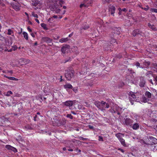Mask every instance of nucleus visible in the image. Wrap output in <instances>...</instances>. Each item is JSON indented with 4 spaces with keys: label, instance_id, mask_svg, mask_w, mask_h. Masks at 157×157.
Masks as SVG:
<instances>
[{
    "label": "nucleus",
    "instance_id": "obj_16",
    "mask_svg": "<svg viewBox=\"0 0 157 157\" xmlns=\"http://www.w3.org/2000/svg\"><path fill=\"white\" fill-rule=\"evenodd\" d=\"M145 84V82L143 77L140 78V86L141 87H143Z\"/></svg>",
    "mask_w": 157,
    "mask_h": 157
},
{
    "label": "nucleus",
    "instance_id": "obj_9",
    "mask_svg": "<svg viewBox=\"0 0 157 157\" xmlns=\"http://www.w3.org/2000/svg\"><path fill=\"white\" fill-rule=\"evenodd\" d=\"M74 74V71H70L66 73L65 74V77L68 80H70L73 76Z\"/></svg>",
    "mask_w": 157,
    "mask_h": 157
},
{
    "label": "nucleus",
    "instance_id": "obj_57",
    "mask_svg": "<svg viewBox=\"0 0 157 157\" xmlns=\"http://www.w3.org/2000/svg\"><path fill=\"white\" fill-rule=\"evenodd\" d=\"M77 141V144H81V142L80 141Z\"/></svg>",
    "mask_w": 157,
    "mask_h": 157
},
{
    "label": "nucleus",
    "instance_id": "obj_3",
    "mask_svg": "<svg viewBox=\"0 0 157 157\" xmlns=\"http://www.w3.org/2000/svg\"><path fill=\"white\" fill-rule=\"evenodd\" d=\"M12 44V41H10L9 40H6L5 41V47L4 48V51L5 52H10L12 51V48L9 49V47Z\"/></svg>",
    "mask_w": 157,
    "mask_h": 157
},
{
    "label": "nucleus",
    "instance_id": "obj_51",
    "mask_svg": "<svg viewBox=\"0 0 157 157\" xmlns=\"http://www.w3.org/2000/svg\"><path fill=\"white\" fill-rule=\"evenodd\" d=\"M25 14L27 16V18H28V19H29V16L28 14L26 12H25Z\"/></svg>",
    "mask_w": 157,
    "mask_h": 157
},
{
    "label": "nucleus",
    "instance_id": "obj_27",
    "mask_svg": "<svg viewBox=\"0 0 157 157\" xmlns=\"http://www.w3.org/2000/svg\"><path fill=\"white\" fill-rule=\"evenodd\" d=\"M68 40L67 38H62L60 40L59 42L61 43H63L67 41Z\"/></svg>",
    "mask_w": 157,
    "mask_h": 157
},
{
    "label": "nucleus",
    "instance_id": "obj_63",
    "mask_svg": "<svg viewBox=\"0 0 157 157\" xmlns=\"http://www.w3.org/2000/svg\"><path fill=\"white\" fill-rule=\"evenodd\" d=\"M63 150H64V151H65L66 150V148L65 147H63Z\"/></svg>",
    "mask_w": 157,
    "mask_h": 157
},
{
    "label": "nucleus",
    "instance_id": "obj_33",
    "mask_svg": "<svg viewBox=\"0 0 157 157\" xmlns=\"http://www.w3.org/2000/svg\"><path fill=\"white\" fill-rule=\"evenodd\" d=\"M17 47L15 45L12 46V48L13 50V51H15L17 49Z\"/></svg>",
    "mask_w": 157,
    "mask_h": 157
},
{
    "label": "nucleus",
    "instance_id": "obj_13",
    "mask_svg": "<svg viewBox=\"0 0 157 157\" xmlns=\"http://www.w3.org/2000/svg\"><path fill=\"white\" fill-rule=\"evenodd\" d=\"M133 123V121L129 118H127L125 120V123L127 125H131Z\"/></svg>",
    "mask_w": 157,
    "mask_h": 157
},
{
    "label": "nucleus",
    "instance_id": "obj_5",
    "mask_svg": "<svg viewBox=\"0 0 157 157\" xmlns=\"http://www.w3.org/2000/svg\"><path fill=\"white\" fill-rule=\"evenodd\" d=\"M121 110V109L117 105H114L113 108H111V112L112 113H116L118 115H120V111Z\"/></svg>",
    "mask_w": 157,
    "mask_h": 157
},
{
    "label": "nucleus",
    "instance_id": "obj_54",
    "mask_svg": "<svg viewBox=\"0 0 157 157\" xmlns=\"http://www.w3.org/2000/svg\"><path fill=\"white\" fill-rule=\"evenodd\" d=\"M68 150L69 151H73V149H68Z\"/></svg>",
    "mask_w": 157,
    "mask_h": 157
},
{
    "label": "nucleus",
    "instance_id": "obj_25",
    "mask_svg": "<svg viewBox=\"0 0 157 157\" xmlns=\"http://www.w3.org/2000/svg\"><path fill=\"white\" fill-rule=\"evenodd\" d=\"M148 26L151 29L155 31L157 30L156 28L155 27V26L154 25L149 24L148 25Z\"/></svg>",
    "mask_w": 157,
    "mask_h": 157
},
{
    "label": "nucleus",
    "instance_id": "obj_31",
    "mask_svg": "<svg viewBox=\"0 0 157 157\" xmlns=\"http://www.w3.org/2000/svg\"><path fill=\"white\" fill-rule=\"evenodd\" d=\"M32 15L33 16L37 18L38 17V15L36 14H35L34 12H32Z\"/></svg>",
    "mask_w": 157,
    "mask_h": 157
},
{
    "label": "nucleus",
    "instance_id": "obj_22",
    "mask_svg": "<svg viewBox=\"0 0 157 157\" xmlns=\"http://www.w3.org/2000/svg\"><path fill=\"white\" fill-rule=\"evenodd\" d=\"M23 35L24 38L26 40H28V33L25 32H23Z\"/></svg>",
    "mask_w": 157,
    "mask_h": 157
},
{
    "label": "nucleus",
    "instance_id": "obj_11",
    "mask_svg": "<svg viewBox=\"0 0 157 157\" xmlns=\"http://www.w3.org/2000/svg\"><path fill=\"white\" fill-rule=\"evenodd\" d=\"M115 7L113 6H110L109 7V11L113 16H114V14L115 13Z\"/></svg>",
    "mask_w": 157,
    "mask_h": 157
},
{
    "label": "nucleus",
    "instance_id": "obj_24",
    "mask_svg": "<svg viewBox=\"0 0 157 157\" xmlns=\"http://www.w3.org/2000/svg\"><path fill=\"white\" fill-rule=\"evenodd\" d=\"M64 87L65 88H71L72 87V85L70 84H67L64 85Z\"/></svg>",
    "mask_w": 157,
    "mask_h": 157
},
{
    "label": "nucleus",
    "instance_id": "obj_45",
    "mask_svg": "<svg viewBox=\"0 0 157 157\" xmlns=\"http://www.w3.org/2000/svg\"><path fill=\"white\" fill-rule=\"evenodd\" d=\"M150 138L151 139L153 140L154 141H155V140H156L155 138L153 137H151Z\"/></svg>",
    "mask_w": 157,
    "mask_h": 157
},
{
    "label": "nucleus",
    "instance_id": "obj_17",
    "mask_svg": "<svg viewBox=\"0 0 157 157\" xmlns=\"http://www.w3.org/2000/svg\"><path fill=\"white\" fill-rule=\"evenodd\" d=\"M73 104V101H67L65 102V105L68 106H71Z\"/></svg>",
    "mask_w": 157,
    "mask_h": 157
},
{
    "label": "nucleus",
    "instance_id": "obj_12",
    "mask_svg": "<svg viewBox=\"0 0 157 157\" xmlns=\"http://www.w3.org/2000/svg\"><path fill=\"white\" fill-rule=\"evenodd\" d=\"M6 148L9 150L12 151L14 152H17V150L15 147L9 145H7L6 146Z\"/></svg>",
    "mask_w": 157,
    "mask_h": 157
},
{
    "label": "nucleus",
    "instance_id": "obj_62",
    "mask_svg": "<svg viewBox=\"0 0 157 157\" xmlns=\"http://www.w3.org/2000/svg\"><path fill=\"white\" fill-rule=\"evenodd\" d=\"M155 80L156 81H157V76L155 78Z\"/></svg>",
    "mask_w": 157,
    "mask_h": 157
},
{
    "label": "nucleus",
    "instance_id": "obj_19",
    "mask_svg": "<svg viewBox=\"0 0 157 157\" xmlns=\"http://www.w3.org/2000/svg\"><path fill=\"white\" fill-rule=\"evenodd\" d=\"M4 77L6 78H7L10 80H14V81L18 80L17 79L15 78L14 77L7 76L6 75H4Z\"/></svg>",
    "mask_w": 157,
    "mask_h": 157
},
{
    "label": "nucleus",
    "instance_id": "obj_34",
    "mask_svg": "<svg viewBox=\"0 0 157 157\" xmlns=\"http://www.w3.org/2000/svg\"><path fill=\"white\" fill-rule=\"evenodd\" d=\"M67 117L70 118V119H72V116L71 115V114H68L67 115Z\"/></svg>",
    "mask_w": 157,
    "mask_h": 157
},
{
    "label": "nucleus",
    "instance_id": "obj_50",
    "mask_svg": "<svg viewBox=\"0 0 157 157\" xmlns=\"http://www.w3.org/2000/svg\"><path fill=\"white\" fill-rule=\"evenodd\" d=\"M31 35L33 37H35V35L34 33H31Z\"/></svg>",
    "mask_w": 157,
    "mask_h": 157
},
{
    "label": "nucleus",
    "instance_id": "obj_44",
    "mask_svg": "<svg viewBox=\"0 0 157 157\" xmlns=\"http://www.w3.org/2000/svg\"><path fill=\"white\" fill-rule=\"evenodd\" d=\"M27 29L29 32H32V30L29 27H28L27 28Z\"/></svg>",
    "mask_w": 157,
    "mask_h": 157
},
{
    "label": "nucleus",
    "instance_id": "obj_35",
    "mask_svg": "<svg viewBox=\"0 0 157 157\" xmlns=\"http://www.w3.org/2000/svg\"><path fill=\"white\" fill-rule=\"evenodd\" d=\"M111 0H102V2L104 3H106L110 2Z\"/></svg>",
    "mask_w": 157,
    "mask_h": 157
},
{
    "label": "nucleus",
    "instance_id": "obj_28",
    "mask_svg": "<svg viewBox=\"0 0 157 157\" xmlns=\"http://www.w3.org/2000/svg\"><path fill=\"white\" fill-rule=\"evenodd\" d=\"M40 25L41 26L42 28H43L44 29L46 30L48 29V28L46 26V25L44 23H42Z\"/></svg>",
    "mask_w": 157,
    "mask_h": 157
},
{
    "label": "nucleus",
    "instance_id": "obj_38",
    "mask_svg": "<svg viewBox=\"0 0 157 157\" xmlns=\"http://www.w3.org/2000/svg\"><path fill=\"white\" fill-rule=\"evenodd\" d=\"M98 140L99 141H103V138L101 136H99Z\"/></svg>",
    "mask_w": 157,
    "mask_h": 157
},
{
    "label": "nucleus",
    "instance_id": "obj_14",
    "mask_svg": "<svg viewBox=\"0 0 157 157\" xmlns=\"http://www.w3.org/2000/svg\"><path fill=\"white\" fill-rule=\"evenodd\" d=\"M149 100V99L148 98H146L144 96H142L141 98H140V100L141 102L146 103L148 102Z\"/></svg>",
    "mask_w": 157,
    "mask_h": 157
},
{
    "label": "nucleus",
    "instance_id": "obj_6",
    "mask_svg": "<svg viewBox=\"0 0 157 157\" xmlns=\"http://www.w3.org/2000/svg\"><path fill=\"white\" fill-rule=\"evenodd\" d=\"M92 0H85L84 1V3L80 5V7L82 8V7H87L88 6L92 3Z\"/></svg>",
    "mask_w": 157,
    "mask_h": 157
},
{
    "label": "nucleus",
    "instance_id": "obj_32",
    "mask_svg": "<svg viewBox=\"0 0 157 157\" xmlns=\"http://www.w3.org/2000/svg\"><path fill=\"white\" fill-rule=\"evenodd\" d=\"M141 8L142 9H143L146 11H147L149 9V7L148 6H146V7L145 8H143V7H141Z\"/></svg>",
    "mask_w": 157,
    "mask_h": 157
},
{
    "label": "nucleus",
    "instance_id": "obj_52",
    "mask_svg": "<svg viewBox=\"0 0 157 157\" xmlns=\"http://www.w3.org/2000/svg\"><path fill=\"white\" fill-rule=\"evenodd\" d=\"M37 116V115H36L35 116V117H34V120L35 121H36V117Z\"/></svg>",
    "mask_w": 157,
    "mask_h": 157
},
{
    "label": "nucleus",
    "instance_id": "obj_55",
    "mask_svg": "<svg viewBox=\"0 0 157 157\" xmlns=\"http://www.w3.org/2000/svg\"><path fill=\"white\" fill-rule=\"evenodd\" d=\"M155 149H153V150H157V146H155Z\"/></svg>",
    "mask_w": 157,
    "mask_h": 157
},
{
    "label": "nucleus",
    "instance_id": "obj_61",
    "mask_svg": "<svg viewBox=\"0 0 157 157\" xmlns=\"http://www.w3.org/2000/svg\"><path fill=\"white\" fill-rule=\"evenodd\" d=\"M63 8L64 9H65L66 8V7L65 6H63Z\"/></svg>",
    "mask_w": 157,
    "mask_h": 157
},
{
    "label": "nucleus",
    "instance_id": "obj_41",
    "mask_svg": "<svg viewBox=\"0 0 157 157\" xmlns=\"http://www.w3.org/2000/svg\"><path fill=\"white\" fill-rule=\"evenodd\" d=\"M0 4L2 6H4V4L3 3V1L2 0H0Z\"/></svg>",
    "mask_w": 157,
    "mask_h": 157
},
{
    "label": "nucleus",
    "instance_id": "obj_10",
    "mask_svg": "<svg viewBox=\"0 0 157 157\" xmlns=\"http://www.w3.org/2000/svg\"><path fill=\"white\" fill-rule=\"evenodd\" d=\"M12 6L13 9L17 11H19L20 10V5L19 3H15L13 4Z\"/></svg>",
    "mask_w": 157,
    "mask_h": 157
},
{
    "label": "nucleus",
    "instance_id": "obj_39",
    "mask_svg": "<svg viewBox=\"0 0 157 157\" xmlns=\"http://www.w3.org/2000/svg\"><path fill=\"white\" fill-rule=\"evenodd\" d=\"M150 62H145L144 64L146 66H148L150 64Z\"/></svg>",
    "mask_w": 157,
    "mask_h": 157
},
{
    "label": "nucleus",
    "instance_id": "obj_20",
    "mask_svg": "<svg viewBox=\"0 0 157 157\" xmlns=\"http://www.w3.org/2000/svg\"><path fill=\"white\" fill-rule=\"evenodd\" d=\"M139 30L138 29H136L133 31L132 33V35L133 36H135L136 34H138L139 33Z\"/></svg>",
    "mask_w": 157,
    "mask_h": 157
},
{
    "label": "nucleus",
    "instance_id": "obj_37",
    "mask_svg": "<svg viewBox=\"0 0 157 157\" xmlns=\"http://www.w3.org/2000/svg\"><path fill=\"white\" fill-rule=\"evenodd\" d=\"M78 139L80 140H85L87 139L86 138H84L81 136L78 137Z\"/></svg>",
    "mask_w": 157,
    "mask_h": 157
},
{
    "label": "nucleus",
    "instance_id": "obj_2",
    "mask_svg": "<svg viewBox=\"0 0 157 157\" xmlns=\"http://www.w3.org/2000/svg\"><path fill=\"white\" fill-rule=\"evenodd\" d=\"M139 93H135L132 92H130L129 94V98L130 101L132 105L133 104V101H139V97L138 96Z\"/></svg>",
    "mask_w": 157,
    "mask_h": 157
},
{
    "label": "nucleus",
    "instance_id": "obj_59",
    "mask_svg": "<svg viewBox=\"0 0 157 157\" xmlns=\"http://www.w3.org/2000/svg\"><path fill=\"white\" fill-rule=\"evenodd\" d=\"M65 12H66V11H65V10H63V13H62V14H64L65 13Z\"/></svg>",
    "mask_w": 157,
    "mask_h": 157
},
{
    "label": "nucleus",
    "instance_id": "obj_18",
    "mask_svg": "<svg viewBox=\"0 0 157 157\" xmlns=\"http://www.w3.org/2000/svg\"><path fill=\"white\" fill-rule=\"evenodd\" d=\"M139 125L138 123H135L132 126V128L134 130H137L139 129Z\"/></svg>",
    "mask_w": 157,
    "mask_h": 157
},
{
    "label": "nucleus",
    "instance_id": "obj_49",
    "mask_svg": "<svg viewBox=\"0 0 157 157\" xmlns=\"http://www.w3.org/2000/svg\"><path fill=\"white\" fill-rule=\"evenodd\" d=\"M3 50V48L2 46H0V52H1Z\"/></svg>",
    "mask_w": 157,
    "mask_h": 157
},
{
    "label": "nucleus",
    "instance_id": "obj_46",
    "mask_svg": "<svg viewBox=\"0 0 157 157\" xmlns=\"http://www.w3.org/2000/svg\"><path fill=\"white\" fill-rule=\"evenodd\" d=\"M35 20L38 24H39L40 23V22H39V21L38 20V19H37L36 18V19H35Z\"/></svg>",
    "mask_w": 157,
    "mask_h": 157
},
{
    "label": "nucleus",
    "instance_id": "obj_26",
    "mask_svg": "<svg viewBox=\"0 0 157 157\" xmlns=\"http://www.w3.org/2000/svg\"><path fill=\"white\" fill-rule=\"evenodd\" d=\"M102 107H103L101 109H101V110H102L104 108H108L109 107V105L108 103H106L105 104V105H104Z\"/></svg>",
    "mask_w": 157,
    "mask_h": 157
},
{
    "label": "nucleus",
    "instance_id": "obj_43",
    "mask_svg": "<svg viewBox=\"0 0 157 157\" xmlns=\"http://www.w3.org/2000/svg\"><path fill=\"white\" fill-rule=\"evenodd\" d=\"M118 150L120 151L122 153H124V151L123 150V149H122L121 148H118Z\"/></svg>",
    "mask_w": 157,
    "mask_h": 157
},
{
    "label": "nucleus",
    "instance_id": "obj_64",
    "mask_svg": "<svg viewBox=\"0 0 157 157\" xmlns=\"http://www.w3.org/2000/svg\"><path fill=\"white\" fill-rule=\"evenodd\" d=\"M71 113L74 114H75V113L74 112H71Z\"/></svg>",
    "mask_w": 157,
    "mask_h": 157
},
{
    "label": "nucleus",
    "instance_id": "obj_56",
    "mask_svg": "<svg viewBox=\"0 0 157 157\" xmlns=\"http://www.w3.org/2000/svg\"><path fill=\"white\" fill-rule=\"evenodd\" d=\"M119 11H122V10L121 8H119L118 9Z\"/></svg>",
    "mask_w": 157,
    "mask_h": 157
},
{
    "label": "nucleus",
    "instance_id": "obj_7",
    "mask_svg": "<svg viewBox=\"0 0 157 157\" xmlns=\"http://www.w3.org/2000/svg\"><path fill=\"white\" fill-rule=\"evenodd\" d=\"M70 46L68 45H66L63 46L61 49V51L63 53H68L70 49Z\"/></svg>",
    "mask_w": 157,
    "mask_h": 157
},
{
    "label": "nucleus",
    "instance_id": "obj_23",
    "mask_svg": "<svg viewBox=\"0 0 157 157\" xmlns=\"http://www.w3.org/2000/svg\"><path fill=\"white\" fill-rule=\"evenodd\" d=\"M13 93L11 91H9L7 92L4 93L5 95L6 96H9L10 94H12Z\"/></svg>",
    "mask_w": 157,
    "mask_h": 157
},
{
    "label": "nucleus",
    "instance_id": "obj_48",
    "mask_svg": "<svg viewBox=\"0 0 157 157\" xmlns=\"http://www.w3.org/2000/svg\"><path fill=\"white\" fill-rule=\"evenodd\" d=\"M127 10L125 8H124L122 10V11L126 12Z\"/></svg>",
    "mask_w": 157,
    "mask_h": 157
},
{
    "label": "nucleus",
    "instance_id": "obj_53",
    "mask_svg": "<svg viewBox=\"0 0 157 157\" xmlns=\"http://www.w3.org/2000/svg\"><path fill=\"white\" fill-rule=\"evenodd\" d=\"M53 17L54 18H57V16L56 15H54L53 16Z\"/></svg>",
    "mask_w": 157,
    "mask_h": 157
},
{
    "label": "nucleus",
    "instance_id": "obj_15",
    "mask_svg": "<svg viewBox=\"0 0 157 157\" xmlns=\"http://www.w3.org/2000/svg\"><path fill=\"white\" fill-rule=\"evenodd\" d=\"M42 40L45 42L48 43H51L52 41V40L48 37H44L42 38Z\"/></svg>",
    "mask_w": 157,
    "mask_h": 157
},
{
    "label": "nucleus",
    "instance_id": "obj_60",
    "mask_svg": "<svg viewBox=\"0 0 157 157\" xmlns=\"http://www.w3.org/2000/svg\"><path fill=\"white\" fill-rule=\"evenodd\" d=\"M121 11H119V15H121Z\"/></svg>",
    "mask_w": 157,
    "mask_h": 157
},
{
    "label": "nucleus",
    "instance_id": "obj_1",
    "mask_svg": "<svg viewBox=\"0 0 157 157\" xmlns=\"http://www.w3.org/2000/svg\"><path fill=\"white\" fill-rule=\"evenodd\" d=\"M49 2H53L54 4V10L56 13H58L60 11V7L62 6V4L63 3V0H48Z\"/></svg>",
    "mask_w": 157,
    "mask_h": 157
},
{
    "label": "nucleus",
    "instance_id": "obj_29",
    "mask_svg": "<svg viewBox=\"0 0 157 157\" xmlns=\"http://www.w3.org/2000/svg\"><path fill=\"white\" fill-rule=\"evenodd\" d=\"M13 33V31L11 29H8L7 34L9 35H11Z\"/></svg>",
    "mask_w": 157,
    "mask_h": 157
},
{
    "label": "nucleus",
    "instance_id": "obj_40",
    "mask_svg": "<svg viewBox=\"0 0 157 157\" xmlns=\"http://www.w3.org/2000/svg\"><path fill=\"white\" fill-rule=\"evenodd\" d=\"M116 41V40L115 39H112V40L111 41V43L112 44L113 43H115Z\"/></svg>",
    "mask_w": 157,
    "mask_h": 157
},
{
    "label": "nucleus",
    "instance_id": "obj_36",
    "mask_svg": "<svg viewBox=\"0 0 157 157\" xmlns=\"http://www.w3.org/2000/svg\"><path fill=\"white\" fill-rule=\"evenodd\" d=\"M135 65L136 66V67H140V63H138V62L136 63V64H135Z\"/></svg>",
    "mask_w": 157,
    "mask_h": 157
},
{
    "label": "nucleus",
    "instance_id": "obj_4",
    "mask_svg": "<svg viewBox=\"0 0 157 157\" xmlns=\"http://www.w3.org/2000/svg\"><path fill=\"white\" fill-rule=\"evenodd\" d=\"M116 136L120 142L121 144L124 146L126 145L125 140L122 138V137L124 136V134L121 133H117L115 134Z\"/></svg>",
    "mask_w": 157,
    "mask_h": 157
},
{
    "label": "nucleus",
    "instance_id": "obj_30",
    "mask_svg": "<svg viewBox=\"0 0 157 157\" xmlns=\"http://www.w3.org/2000/svg\"><path fill=\"white\" fill-rule=\"evenodd\" d=\"M150 11L152 12L157 13V9L151 8L150 9Z\"/></svg>",
    "mask_w": 157,
    "mask_h": 157
},
{
    "label": "nucleus",
    "instance_id": "obj_58",
    "mask_svg": "<svg viewBox=\"0 0 157 157\" xmlns=\"http://www.w3.org/2000/svg\"><path fill=\"white\" fill-rule=\"evenodd\" d=\"M149 81H150V82H151V84H153V82H152V80L151 79V80H150Z\"/></svg>",
    "mask_w": 157,
    "mask_h": 157
},
{
    "label": "nucleus",
    "instance_id": "obj_8",
    "mask_svg": "<svg viewBox=\"0 0 157 157\" xmlns=\"http://www.w3.org/2000/svg\"><path fill=\"white\" fill-rule=\"evenodd\" d=\"M94 104L97 107L100 109H101L103 107L102 106L105 104V102L102 101L101 102L98 101H96L95 102Z\"/></svg>",
    "mask_w": 157,
    "mask_h": 157
},
{
    "label": "nucleus",
    "instance_id": "obj_47",
    "mask_svg": "<svg viewBox=\"0 0 157 157\" xmlns=\"http://www.w3.org/2000/svg\"><path fill=\"white\" fill-rule=\"evenodd\" d=\"M7 73H12V71H7L6 72Z\"/></svg>",
    "mask_w": 157,
    "mask_h": 157
},
{
    "label": "nucleus",
    "instance_id": "obj_42",
    "mask_svg": "<svg viewBox=\"0 0 157 157\" xmlns=\"http://www.w3.org/2000/svg\"><path fill=\"white\" fill-rule=\"evenodd\" d=\"M88 127H89V128L90 129H93L94 128V127L93 126H91L90 125H88Z\"/></svg>",
    "mask_w": 157,
    "mask_h": 157
},
{
    "label": "nucleus",
    "instance_id": "obj_21",
    "mask_svg": "<svg viewBox=\"0 0 157 157\" xmlns=\"http://www.w3.org/2000/svg\"><path fill=\"white\" fill-rule=\"evenodd\" d=\"M146 96L148 99L150 98L151 97V94L149 92L146 91L145 94Z\"/></svg>",
    "mask_w": 157,
    "mask_h": 157
}]
</instances>
